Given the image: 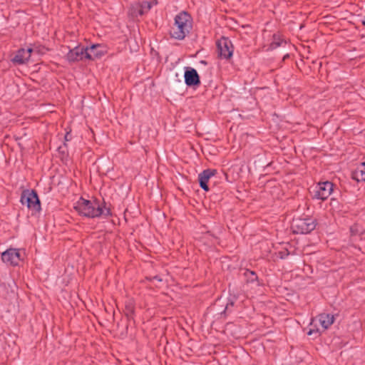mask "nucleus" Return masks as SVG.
Segmentation results:
<instances>
[{
	"mask_svg": "<svg viewBox=\"0 0 365 365\" xmlns=\"http://www.w3.org/2000/svg\"><path fill=\"white\" fill-rule=\"evenodd\" d=\"M247 274H250L251 275L250 277H248V281L250 282H257V277L254 272L247 270ZM257 284H258V282H257Z\"/></svg>",
	"mask_w": 365,
	"mask_h": 365,
	"instance_id": "nucleus-17",
	"label": "nucleus"
},
{
	"mask_svg": "<svg viewBox=\"0 0 365 365\" xmlns=\"http://www.w3.org/2000/svg\"><path fill=\"white\" fill-rule=\"evenodd\" d=\"M334 322V317L333 315L326 313L321 314L317 318L312 319L307 334L312 335L320 332L319 324L321 326L322 330L324 331L327 329Z\"/></svg>",
	"mask_w": 365,
	"mask_h": 365,
	"instance_id": "nucleus-3",
	"label": "nucleus"
},
{
	"mask_svg": "<svg viewBox=\"0 0 365 365\" xmlns=\"http://www.w3.org/2000/svg\"><path fill=\"white\" fill-rule=\"evenodd\" d=\"M1 259L4 262L12 266L18 265L21 259L19 250L14 248H10L4 252Z\"/></svg>",
	"mask_w": 365,
	"mask_h": 365,
	"instance_id": "nucleus-8",
	"label": "nucleus"
},
{
	"mask_svg": "<svg viewBox=\"0 0 365 365\" xmlns=\"http://www.w3.org/2000/svg\"><path fill=\"white\" fill-rule=\"evenodd\" d=\"M68 133H67V134L65 135V138H66V140H68Z\"/></svg>",
	"mask_w": 365,
	"mask_h": 365,
	"instance_id": "nucleus-20",
	"label": "nucleus"
},
{
	"mask_svg": "<svg viewBox=\"0 0 365 365\" xmlns=\"http://www.w3.org/2000/svg\"><path fill=\"white\" fill-rule=\"evenodd\" d=\"M192 27L191 16L186 11H181L175 17V22L171 27L170 36L177 40H183Z\"/></svg>",
	"mask_w": 365,
	"mask_h": 365,
	"instance_id": "nucleus-2",
	"label": "nucleus"
},
{
	"mask_svg": "<svg viewBox=\"0 0 365 365\" xmlns=\"http://www.w3.org/2000/svg\"><path fill=\"white\" fill-rule=\"evenodd\" d=\"M352 179L355 180L357 182H364L365 181V172L364 170H356L351 173Z\"/></svg>",
	"mask_w": 365,
	"mask_h": 365,
	"instance_id": "nucleus-15",
	"label": "nucleus"
},
{
	"mask_svg": "<svg viewBox=\"0 0 365 365\" xmlns=\"http://www.w3.org/2000/svg\"><path fill=\"white\" fill-rule=\"evenodd\" d=\"M87 53L92 57L88 60H95L103 56L105 53V50L101 44H93L90 47H86Z\"/></svg>",
	"mask_w": 365,
	"mask_h": 365,
	"instance_id": "nucleus-13",
	"label": "nucleus"
},
{
	"mask_svg": "<svg viewBox=\"0 0 365 365\" xmlns=\"http://www.w3.org/2000/svg\"><path fill=\"white\" fill-rule=\"evenodd\" d=\"M33 49L29 48L27 49L21 48L19 49L15 56L13 58L12 61L14 63L18 64H24L26 63L31 57V53H32Z\"/></svg>",
	"mask_w": 365,
	"mask_h": 365,
	"instance_id": "nucleus-12",
	"label": "nucleus"
},
{
	"mask_svg": "<svg viewBox=\"0 0 365 365\" xmlns=\"http://www.w3.org/2000/svg\"><path fill=\"white\" fill-rule=\"evenodd\" d=\"M185 83L187 86L200 84V78L197 71L191 67H186L184 74Z\"/></svg>",
	"mask_w": 365,
	"mask_h": 365,
	"instance_id": "nucleus-10",
	"label": "nucleus"
},
{
	"mask_svg": "<svg viewBox=\"0 0 365 365\" xmlns=\"http://www.w3.org/2000/svg\"><path fill=\"white\" fill-rule=\"evenodd\" d=\"M361 23L363 25H365V20H361Z\"/></svg>",
	"mask_w": 365,
	"mask_h": 365,
	"instance_id": "nucleus-22",
	"label": "nucleus"
},
{
	"mask_svg": "<svg viewBox=\"0 0 365 365\" xmlns=\"http://www.w3.org/2000/svg\"><path fill=\"white\" fill-rule=\"evenodd\" d=\"M219 56L222 58L228 59L233 53V46L227 38H222L217 42Z\"/></svg>",
	"mask_w": 365,
	"mask_h": 365,
	"instance_id": "nucleus-9",
	"label": "nucleus"
},
{
	"mask_svg": "<svg viewBox=\"0 0 365 365\" xmlns=\"http://www.w3.org/2000/svg\"><path fill=\"white\" fill-rule=\"evenodd\" d=\"M333 186L329 181L319 182L311 191L313 198L320 200H327L333 191Z\"/></svg>",
	"mask_w": 365,
	"mask_h": 365,
	"instance_id": "nucleus-6",
	"label": "nucleus"
},
{
	"mask_svg": "<svg viewBox=\"0 0 365 365\" xmlns=\"http://www.w3.org/2000/svg\"><path fill=\"white\" fill-rule=\"evenodd\" d=\"M229 304H227L225 309H228Z\"/></svg>",
	"mask_w": 365,
	"mask_h": 365,
	"instance_id": "nucleus-23",
	"label": "nucleus"
},
{
	"mask_svg": "<svg viewBox=\"0 0 365 365\" xmlns=\"http://www.w3.org/2000/svg\"><path fill=\"white\" fill-rule=\"evenodd\" d=\"M215 173L216 171L215 170L207 169L199 174L198 178L200 186L205 191L209 190L207 182L210 178L215 175Z\"/></svg>",
	"mask_w": 365,
	"mask_h": 365,
	"instance_id": "nucleus-11",
	"label": "nucleus"
},
{
	"mask_svg": "<svg viewBox=\"0 0 365 365\" xmlns=\"http://www.w3.org/2000/svg\"><path fill=\"white\" fill-rule=\"evenodd\" d=\"M361 165L362 167H365V162H362V163H361Z\"/></svg>",
	"mask_w": 365,
	"mask_h": 365,
	"instance_id": "nucleus-19",
	"label": "nucleus"
},
{
	"mask_svg": "<svg viewBox=\"0 0 365 365\" xmlns=\"http://www.w3.org/2000/svg\"><path fill=\"white\" fill-rule=\"evenodd\" d=\"M155 279H158V280L161 281V279H158L157 277H155Z\"/></svg>",
	"mask_w": 365,
	"mask_h": 365,
	"instance_id": "nucleus-24",
	"label": "nucleus"
},
{
	"mask_svg": "<svg viewBox=\"0 0 365 365\" xmlns=\"http://www.w3.org/2000/svg\"><path fill=\"white\" fill-rule=\"evenodd\" d=\"M68 133H67V134L65 135V138H66V140H68Z\"/></svg>",
	"mask_w": 365,
	"mask_h": 365,
	"instance_id": "nucleus-21",
	"label": "nucleus"
},
{
	"mask_svg": "<svg viewBox=\"0 0 365 365\" xmlns=\"http://www.w3.org/2000/svg\"><path fill=\"white\" fill-rule=\"evenodd\" d=\"M316 221L313 218H297L292 223V230L297 234H307L316 227Z\"/></svg>",
	"mask_w": 365,
	"mask_h": 365,
	"instance_id": "nucleus-5",
	"label": "nucleus"
},
{
	"mask_svg": "<svg viewBox=\"0 0 365 365\" xmlns=\"http://www.w3.org/2000/svg\"><path fill=\"white\" fill-rule=\"evenodd\" d=\"M157 1L154 0L152 1H144L140 4V9L139 13L140 15L148 12L154 5L157 4Z\"/></svg>",
	"mask_w": 365,
	"mask_h": 365,
	"instance_id": "nucleus-14",
	"label": "nucleus"
},
{
	"mask_svg": "<svg viewBox=\"0 0 365 365\" xmlns=\"http://www.w3.org/2000/svg\"><path fill=\"white\" fill-rule=\"evenodd\" d=\"M20 202L34 213L38 212L41 210L40 200L34 190H24L21 195Z\"/></svg>",
	"mask_w": 365,
	"mask_h": 365,
	"instance_id": "nucleus-4",
	"label": "nucleus"
},
{
	"mask_svg": "<svg viewBox=\"0 0 365 365\" xmlns=\"http://www.w3.org/2000/svg\"><path fill=\"white\" fill-rule=\"evenodd\" d=\"M74 209L78 214L91 218L111 215L110 209L106 206L102 207L98 201L88 200L83 197H80L74 204Z\"/></svg>",
	"mask_w": 365,
	"mask_h": 365,
	"instance_id": "nucleus-1",
	"label": "nucleus"
},
{
	"mask_svg": "<svg viewBox=\"0 0 365 365\" xmlns=\"http://www.w3.org/2000/svg\"><path fill=\"white\" fill-rule=\"evenodd\" d=\"M283 43H284V41L282 40H281L279 38V36H277V35H274V41L269 44L268 49H270V50L275 49V48H278L279 46H280Z\"/></svg>",
	"mask_w": 365,
	"mask_h": 365,
	"instance_id": "nucleus-16",
	"label": "nucleus"
},
{
	"mask_svg": "<svg viewBox=\"0 0 365 365\" xmlns=\"http://www.w3.org/2000/svg\"><path fill=\"white\" fill-rule=\"evenodd\" d=\"M91 58V55L87 53L86 47L82 46H77L70 49L66 56V60L71 63L88 60V58Z\"/></svg>",
	"mask_w": 365,
	"mask_h": 365,
	"instance_id": "nucleus-7",
	"label": "nucleus"
},
{
	"mask_svg": "<svg viewBox=\"0 0 365 365\" xmlns=\"http://www.w3.org/2000/svg\"><path fill=\"white\" fill-rule=\"evenodd\" d=\"M280 258L282 259H284L286 257V256H287L289 254L288 253H286V254H283L282 252H280Z\"/></svg>",
	"mask_w": 365,
	"mask_h": 365,
	"instance_id": "nucleus-18",
	"label": "nucleus"
}]
</instances>
